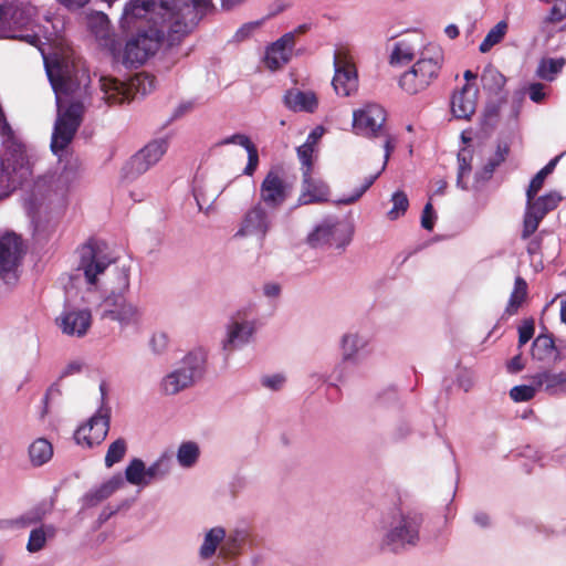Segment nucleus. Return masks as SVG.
<instances>
[{
    "label": "nucleus",
    "instance_id": "obj_1",
    "mask_svg": "<svg viewBox=\"0 0 566 566\" xmlns=\"http://www.w3.org/2000/svg\"><path fill=\"white\" fill-rule=\"evenodd\" d=\"M211 6V0H132L125 8L120 19L122 27L129 29L137 20L147 19L157 22L154 14L163 19L171 42L188 34Z\"/></svg>",
    "mask_w": 566,
    "mask_h": 566
},
{
    "label": "nucleus",
    "instance_id": "obj_2",
    "mask_svg": "<svg viewBox=\"0 0 566 566\" xmlns=\"http://www.w3.org/2000/svg\"><path fill=\"white\" fill-rule=\"evenodd\" d=\"M44 64L46 75L55 92L57 106V116L51 138V150L61 158L82 123L84 106L80 102H71L65 106L63 95H73L78 87L73 78V67L59 57L49 60L44 56Z\"/></svg>",
    "mask_w": 566,
    "mask_h": 566
},
{
    "label": "nucleus",
    "instance_id": "obj_3",
    "mask_svg": "<svg viewBox=\"0 0 566 566\" xmlns=\"http://www.w3.org/2000/svg\"><path fill=\"white\" fill-rule=\"evenodd\" d=\"M422 518L417 513L394 510L381 515L376 528L381 551L401 553L418 545Z\"/></svg>",
    "mask_w": 566,
    "mask_h": 566
},
{
    "label": "nucleus",
    "instance_id": "obj_4",
    "mask_svg": "<svg viewBox=\"0 0 566 566\" xmlns=\"http://www.w3.org/2000/svg\"><path fill=\"white\" fill-rule=\"evenodd\" d=\"M444 61L442 46L428 41L413 64L399 76V87L409 95L426 91L439 78Z\"/></svg>",
    "mask_w": 566,
    "mask_h": 566
},
{
    "label": "nucleus",
    "instance_id": "obj_5",
    "mask_svg": "<svg viewBox=\"0 0 566 566\" xmlns=\"http://www.w3.org/2000/svg\"><path fill=\"white\" fill-rule=\"evenodd\" d=\"M129 287V275L126 269L118 270V286L119 293L114 291L107 295L99 304V316L102 319H109L117 322L120 329L135 328L138 329L143 321L142 310L124 295L123 291Z\"/></svg>",
    "mask_w": 566,
    "mask_h": 566
},
{
    "label": "nucleus",
    "instance_id": "obj_6",
    "mask_svg": "<svg viewBox=\"0 0 566 566\" xmlns=\"http://www.w3.org/2000/svg\"><path fill=\"white\" fill-rule=\"evenodd\" d=\"M354 226L337 217H327L314 226L306 237V243L313 249L344 251L352 242Z\"/></svg>",
    "mask_w": 566,
    "mask_h": 566
},
{
    "label": "nucleus",
    "instance_id": "obj_7",
    "mask_svg": "<svg viewBox=\"0 0 566 566\" xmlns=\"http://www.w3.org/2000/svg\"><path fill=\"white\" fill-rule=\"evenodd\" d=\"M205 364L206 354L202 350L188 353L177 367L161 378L160 392L165 396H174L190 388L202 376Z\"/></svg>",
    "mask_w": 566,
    "mask_h": 566
},
{
    "label": "nucleus",
    "instance_id": "obj_8",
    "mask_svg": "<svg viewBox=\"0 0 566 566\" xmlns=\"http://www.w3.org/2000/svg\"><path fill=\"white\" fill-rule=\"evenodd\" d=\"M77 268L83 274L88 290H98L102 285L105 272L113 263V259L106 251L104 243L96 240H88L77 249Z\"/></svg>",
    "mask_w": 566,
    "mask_h": 566
},
{
    "label": "nucleus",
    "instance_id": "obj_9",
    "mask_svg": "<svg viewBox=\"0 0 566 566\" xmlns=\"http://www.w3.org/2000/svg\"><path fill=\"white\" fill-rule=\"evenodd\" d=\"M164 36L165 27L160 29L150 28L147 31L138 32L126 42L122 54V63L132 69L143 65L149 56L157 52Z\"/></svg>",
    "mask_w": 566,
    "mask_h": 566
},
{
    "label": "nucleus",
    "instance_id": "obj_10",
    "mask_svg": "<svg viewBox=\"0 0 566 566\" xmlns=\"http://www.w3.org/2000/svg\"><path fill=\"white\" fill-rule=\"evenodd\" d=\"M99 87L103 93V99L107 104H123L129 101L132 88H135L142 95L150 93L155 88V77L147 73H140L132 80L128 86L114 77L101 76Z\"/></svg>",
    "mask_w": 566,
    "mask_h": 566
},
{
    "label": "nucleus",
    "instance_id": "obj_11",
    "mask_svg": "<svg viewBox=\"0 0 566 566\" xmlns=\"http://www.w3.org/2000/svg\"><path fill=\"white\" fill-rule=\"evenodd\" d=\"M562 199L557 191H549L543 196L526 197L521 239L526 240L535 234L539 223L548 212L557 208Z\"/></svg>",
    "mask_w": 566,
    "mask_h": 566
},
{
    "label": "nucleus",
    "instance_id": "obj_12",
    "mask_svg": "<svg viewBox=\"0 0 566 566\" xmlns=\"http://www.w3.org/2000/svg\"><path fill=\"white\" fill-rule=\"evenodd\" d=\"M335 74L332 81L335 92L342 96H349L358 87L357 70L354 59L347 49H337L334 53Z\"/></svg>",
    "mask_w": 566,
    "mask_h": 566
},
{
    "label": "nucleus",
    "instance_id": "obj_13",
    "mask_svg": "<svg viewBox=\"0 0 566 566\" xmlns=\"http://www.w3.org/2000/svg\"><path fill=\"white\" fill-rule=\"evenodd\" d=\"M386 112L378 104H367L353 113V129L357 135L378 138L387 129Z\"/></svg>",
    "mask_w": 566,
    "mask_h": 566
},
{
    "label": "nucleus",
    "instance_id": "obj_14",
    "mask_svg": "<svg viewBox=\"0 0 566 566\" xmlns=\"http://www.w3.org/2000/svg\"><path fill=\"white\" fill-rule=\"evenodd\" d=\"M272 228V220L261 202L252 206L242 217L234 238L254 237L263 244L265 237Z\"/></svg>",
    "mask_w": 566,
    "mask_h": 566
},
{
    "label": "nucleus",
    "instance_id": "obj_15",
    "mask_svg": "<svg viewBox=\"0 0 566 566\" xmlns=\"http://www.w3.org/2000/svg\"><path fill=\"white\" fill-rule=\"evenodd\" d=\"M167 149V139L160 138L148 143L143 149L136 153L125 166L126 177L135 178L145 174L161 159Z\"/></svg>",
    "mask_w": 566,
    "mask_h": 566
},
{
    "label": "nucleus",
    "instance_id": "obj_16",
    "mask_svg": "<svg viewBox=\"0 0 566 566\" xmlns=\"http://www.w3.org/2000/svg\"><path fill=\"white\" fill-rule=\"evenodd\" d=\"M292 186L279 169H271L260 186V202L270 209L281 207L290 197Z\"/></svg>",
    "mask_w": 566,
    "mask_h": 566
},
{
    "label": "nucleus",
    "instance_id": "obj_17",
    "mask_svg": "<svg viewBox=\"0 0 566 566\" xmlns=\"http://www.w3.org/2000/svg\"><path fill=\"white\" fill-rule=\"evenodd\" d=\"M109 430V410L101 407L74 434L77 444L92 448L104 441Z\"/></svg>",
    "mask_w": 566,
    "mask_h": 566
},
{
    "label": "nucleus",
    "instance_id": "obj_18",
    "mask_svg": "<svg viewBox=\"0 0 566 566\" xmlns=\"http://www.w3.org/2000/svg\"><path fill=\"white\" fill-rule=\"evenodd\" d=\"M423 36L413 32L399 39L392 44L388 56V63L392 67H401L410 64L416 57H418L426 46Z\"/></svg>",
    "mask_w": 566,
    "mask_h": 566
},
{
    "label": "nucleus",
    "instance_id": "obj_19",
    "mask_svg": "<svg viewBox=\"0 0 566 566\" xmlns=\"http://www.w3.org/2000/svg\"><path fill=\"white\" fill-rule=\"evenodd\" d=\"M256 331L254 319L233 317L227 325L226 337L222 347L227 352H233L248 345Z\"/></svg>",
    "mask_w": 566,
    "mask_h": 566
},
{
    "label": "nucleus",
    "instance_id": "obj_20",
    "mask_svg": "<svg viewBox=\"0 0 566 566\" xmlns=\"http://www.w3.org/2000/svg\"><path fill=\"white\" fill-rule=\"evenodd\" d=\"M378 138L382 139V147L385 150L384 163L381 169L375 175H370L364 179V182L355 188L353 192L348 196H343L334 201L335 205H352L356 202L376 181V179L380 176L381 171L385 170L387 163L390 158L391 153L394 151L397 143V138L388 130H384L379 134Z\"/></svg>",
    "mask_w": 566,
    "mask_h": 566
},
{
    "label": "nucleus",
    "instance_id": "obj_21",
    "mask_svg": "<svg viewBox=\"0 0 566 566\" xmlns=\"http://www.w3.org/2000/svg\"><path fill=\"white\" fill-rule=\"evenodd\" d=\"M295 45V35L287 32L279 40L266 48L264 63L271 71H276L285 65L291 56Z\"/></svg>",
    "mask_w": 566,
    "mask_h": 566
},
{
    "label": "nucleus",
    "instance_id": "obj_22",
    "mask_svg": "<svg viewBox=\"0 0 566 566\" xmlns=\"http://www.w3.org/2000/svg\"><path fill=\"white\" fill-rule=\"evenodd\" d=\"M92 315L87 310L64 311L57 318L56 324L69 336L82 337L91 327Z\"/></svg>",
    "mask_w": 566,
    "mask_h": 566
},
{
    "label": "nucleus",
    "instance_id": "obj_23",
    "mask_svg": "<svg viewBox=\"0 0 566 566\" xmlns=\"http://www.w3.org/2000/svg\"><path fill=\"white\" fill-rule=\"evenodd\" d=\"M22 255V241L14 233L0 237V274L9 275L18 266Z\"/></svg>",
    "mask_w": 566,
    "mask_h": 566
},
{
    "label": "nucleus",
    "instance_id": "obj_24",
    "mask_svg": "<svg viewBox=\"0 0 566 566\" xmlns=\"http://www.w3.org/2000/svg\"><path fill=\"white\" fill-rule=\"evenodd\" d=\"M329 187L325 181L312 176V171H303L302 189L298 205H312L328 201Z\"/></svg>",
    "mask_w": 566,
    "mask_h": 566
},
{
    "label": "nucleus",
    "instance_id": "obj_25",
    "mask_svg": "<svg viewBox=\"0 0 566 566\" xmlns=\"http://www.w3.org/2000/svg\"><path fill=\"white\" fill-rule=\"evenodd\" d=\"M478 90L467 83L451 98V111L457 118L469 119L475 112Z\"/></svg>",
    "mask_w": 566,
    "mask_h": 566
},
{
    "label": "nucleus",
    "instance_id": "obj_26",
    "mask_svg": "<svg viewBox=\"0 0 566 566\" xmlns=\"http://www.w3.org/2000/svg\"><path fill=\"white\" fill-rule=\"evenodd\" d=\"M532 380L538 389H543L549 396H566V371L544 370L533 375Z\"/></svg>",
    "mask_w": 566,
    "mask_h": 566
},
{
    "label": "nucleus",
    "instance_id": "obj_27",
    "mask_svg": "<svg viewBox=\"0 0 566 566\" xmlns=\"http://www.w3.org/2000/svg\"><path fill=\"white\" fill-rule=\"evenodd\" d=\"M285 106L293 112L314 113L318 107V99L312 91L290 90L284 95Z\"/></svg>",
    "mask_w": 566,
    "mask_h": 566
},
{
    "label": "nucleus",
    "instance_id": "obj_28",
    "mask_svg": "<svg viewBox=\"0 0 566 566\" xmlns=\"http://www.w3.org/2000/svg\"><path fill=\"white\" fill-rule=\"evenodd\" d=\"M219 145H239L243 147L248 153V163L243 169L245 176H252L259 166V153L256 146L251 142L250 137L245 134H233L221 139Z\"/></svg>",
    "mask_w": 566,
    "mask_h": 566
},
{
    "label": "nucleus",
    "instance_id": "obj_29",
    "mask_svg": "<svg viewBox=\"0 0 566 566\" xmlns=\"http://www.w3.org/2000/svg\"><path fill=\"white\" fill-rule=\"evenodd\" d=\"M340 346L343 361L356 363L366 353L368 338L358 333H348L343 336Z\"/></svg>",
    "mask_w": 566,
    "mask_h": 566
},
{
    "label": "nucleus",
    "instance_id": "obj_30",
    "mask_svg": "<svg viewBox=\"0 0 566 566\" xmlns=\"http://www.w3.org/2000/svg\"><path fill=\"white\" fill-rule=\"evenodd\" d=\"M123 485L124 479L122 478V475H114L109 480L102 483L101 485L85 493L82 499L83 505L86 507L95 506L99 502L109 497L115 491L120 489Z\"/></svg>",
    "mask_w": 566,
    "mask_h": 566
},
{
    "label": "nucleus",
    "instance_id": "obj_31",
    "mask_svg": "<svg viewBox=\"0 0 566 566\" xmlns=\"http://www.w3.org/2000/svg\"><path fill=\"white\" fill-rule=\"evenodd\" d=\"M226 541V530L221 526L210 528L205 533L203 542L199 548V557L203 560L210 559L219 551Z\"/></svg>",
    "mask_w": 566,
    "mask_h": 566
},
{
    "label": "nucleus",
    "instance_id": "obj_32",
    "mask_svg": "<svg viewBox=\"0 0 566 566\" xmlns=\"http://www.w3.org/2000/svg\"><path fill=\"white\" fill-rule=\"evenodd\" d=\"M532 356L539 361H551L558 359V350L554 339L549 335H539L535 338L532 346Z\"/></svg>",
    "mask_w": 566,
    "mask_h": 566
},
{
    "label": "nucleus",
    "instance_id": "obj_33",
    "mask_svg": "<svg viewBox=\"0 0 566 566\" xmlns=\"http://www.w3.org/2000/svg\"><path fill=\"white\" fill-rule=\"evenodd\" d=\"M28 454L33 467H42L53 457L52 443L45 438H38L29 446Z\"/></svg>",
    "mask_w": 566,
    "mask_h": 566
},
{
    "label": "nucleus",
    "instance_id": "obj_34",
    "mask_svg": "<svg viewBox=\"0 0 566 566\" xmlns=\"http://www.w3.org/2000/svg\"><path fill=\"white\" fill-rule=\"evenodd\" d=\"M172 469V453L163 452L149 467H146L148 485L165 479Z\"/></svg>",
    "mask_w": 566,
    "mask_h": 566
},
{
    "label": "nucleus",
    "instance_id": "obj_35",
    "mask_svg": "<svg viewBox=\"0 0 566 566\" xmlns=\"http://www.w3.org/2000/svg\"><path fill=\"white\" fill-rule=\"evenodd\" d=\"M565 64L564 57H543L536 67V76L543 81L553 82L562 73Z\"/></svg>",
    "mask_w": 566,
    "mask_h": 566
},
{
    "label": "nucleus",
    "instance_id": "obj_36",
    "mask_svg": "<svg viewBox=\"0 0 566 566\" xmlns=\"http://www.w3.org/2000/svg\"><path fill=\"white\" fill-rule=\"evenodd\" d=\"M473 154L469 148H462L458 153L457 186L462 190H469V177L472 170Z\"/></svg>",
    "mask_w": 566,
    "mask_h": 566
},
{
    "label": "nucleus",
    "instance_id": "obj_37",
    "mask_svg": "<svg viewBox=\"0 0 566 566\" xmlns=\"http://www.w3.org/2000/svg\"><path fill=\"white\" fill-rule=\"evenodd\" d=\"M125 480L135 486H148L146 464L139 458L132 459L125 468Z\"/></svg>",
    "mask_w": 566,
    "mask_h": 566
},
{
    "label": "nucleus",
    "instance_id": "obj_38",
    "mask_svg": "<svg viewBox=\"0 0 566 566\" xmlns=\"http://www.w3.org/2000/svg\"><path fill=\"white\" fill-rule=\"evenodd\" d=\"M481 83L484 90L497 94L506 83L505 76L493 65H486L481 74Z\"/></svg>",
    "mask_w": 566,
    "mask_h": 566
},
{
    "label": "nucleus",
    "instance_id": "obj_39",
    "mask_svg": "<svg viewBox=\"0 0 566 566\" xmlns=\"http://www.w3.org/2000/svg\"><path fill=\"white\" fill-rule=\"evenodd\" d=\"M247 538V533L241 530H235L229 535L226 534V541L219 551V557L228 558L240 553Z\"/></svg>",
    "mask_w": 566,
    "mask_h": 566
},
{
    "label": "nucleus",
    "instance_id": "obj_40",
    "mask_svg": "<svg viewBox=\"0 0 566 566\" xmlns=\"http://www.w3.org/2000/svg\"><path fill=\"white\" fill-rule=\"evenodd\" d=\"M200 455L199 446L193 441L182 442L177 450V461L184 469L192 468Z\"/></svg>",
    "mask_w": 566,
    "mask_h": 566
},
{
    "label": "nucleus",
    "instance_id": "obj_41",
    "mask_svg": "<svg viewBox=\"0 0 566 566\" xmlns=\"http://www.w3.org/2000/svg\"><path fill=\"white\" fill-rule=\"evenodd\" d=\"M33 10L31 8H15L11 12L3 11L1 13L2 17L10 15L13 28H10L8 30H4L6 32H17L23 29H29V27L32 24V15Z\"/></svg>",
    "mask_w": 566,
    "mask_h": 566
},
{
    "label": "nucleus",
    "instance_id": "obj_42",
    "mask_svg": "<svg viewBox=\"0 0 566 566\" xmlns=\"http://www.w3.org/2000/svg\"><path fill=\"white\" fill-rule=\"evenodd\" d=\"M526 295L527 283L523 277L517 276L514 281V287L510 295V300L506 306V313H509L510 315L515 314L518 307L524 302Z\"/></svg>",
    "mask_w": 566,
    "mask_h": 566
},
{
    "label": "nucleus",
    "instance_id": "obj_43",
    "mask_svg": "<svg viewBox=\"0 0 566 566\" xmlns=\"http://www.w3.org/2000/svg\"><path fill=\"white\" fill-rule=\"evenodd\" d=\"M88 27L98 40L107 43L109 39V20L103 12H95L88 17Z\"/></svg>",
    "mask_w": 566,
    "mask_h": 566
},
{
    "label": "nucleus",
    "instance_id": "obj_44",
    "mask_svg": "<svg viewBox=\"0 0 566 566\" xmlns=\"http://www.w3.org/2000/svg\"><path fill=\"white\" fill-rule=\"evenodd\" d=\"M509 153V147L506 145L499 146L494 156L489 160V163L483 167V169L475 174V180L485 181L489 180L495 168L505 160V157Z\"/></svg>",
    "mask_w": 566,
    "mask_h": 566
},
{
    "label": "nucleus",
    "instance_id": "obj_45",
    "mask_svg": "<svg viewBox=\"0 0 566 566\" xmlns=\"http://www.w3.org/2000/svg\"><path fill=\"white\" fill-rule=\"evenodd\" d=\"M507 31V23L505 21L497 22L486 34L484 40L479 46L480 52L486 53L489 52L494 45L500 43Z\"/></svg>",
    "mask_w": 566,
    "mask_h": 566
},
{
    "label": "nucleus",
    "instance_id": "obj_46",
    "mask_svg": "<svg viewBox=\"0 0 566 566\" xmlns=\"http://www.w3.org/2000/svg\"><path fill=\"white\" fill-rule=\"evenodd\" d=\"M55 530L53 526H48L46 530L44 527L32 530L27 544V549L30 553L41 551L46 543V534L49 533L52 536Z\"/></svg>",
    "mask_w": 566,
    "mask_h": 566
},
{
    "label": "nucleus",
    "instance_id": "obj_47",
    "mask_svg": "<svg viewBox=\"0 0 566 566\" xmlns=\"http://www.w3.org/2000/svg\"><path fill=\"white\" fill-rule=\"evenodd\" d=\"M127 451L126 441L122 438L115 440L107 449L105 455V465L106 468H112L114 464L118 463Z\"/></svg>",
    "mask_w": 566,
    "mask_h": 566
},
{
    "label": "nucleus",
    "instance_id": "obj_48",
    "mask_svg": "<svg viewBox=\"0 0 566 566\" xmlns=\"http://www.w3.org/2000/svg\"><path fill=\"white\" fill-rule=\"evenodd\" d=\"M392 208L388 211L387 216L390 220H397L406 213L409 207V200L403 191H396L391 196Z\"/></svg>",
    "mask_w": 566,
    "mask_h": 566
},
{
    "label": "nucleus",
    "instance_id": "obj_49",
    "mask_svg": "<svg viewBox=\"0 0 566 566\" xmlns=\"http://www.w3.org/2000/svg\"><path fill=\"white\" fill-rule=\"evenodd\" d=\"M538 387L535 386H528V385H520L514 386L510 390V397L515 402H524L533 399L536 395Z\"/></svg>",
    "mask_w": 566,
    "mask_h": 566
},
{
    "label": "nucleus",
    "instance_id": "obj_50",
    "mask_svg": "<svg viewBox=\"0 0 566 566\" xmlns=\"http://www.w3.org/2000/svg\"><path fill=\"white\" fill-rule=\"evenodd\" d=\"M149 348L155 355H163L167 352L169 337L165 332H155L149 338Z\"/></svg>",
    "mask_w": 566,
    "mask_h": 566
},
{
    "label": "nucleus",
    "instance_id": "obj_51",
    "mask_svg": "<svg viewBox=\"0 0 566 566\" xmlns=\"http://www.w3.org/2000/svg\"><path fill=\"white\" fill-rule=\"evenodd\" d=\"M566 18V0H556L548 15L544 20V24L560 22Z\"/></svg>",
    "mask_w": 566,
    "mask_h": 566
},
{
    "label": "nucleus",
    "instance_id": "obj_52",
    "mask_svg": "<svg viewBox=\"0 0 566 566\" xmlns=\"http://www.w3.org/2000/svg\"><path fill=\"white\" fill-rule=\"evenodd\" d=\"M525 93L534 103H542L547 96V86L539 82L531 83L526 86Z\"/></svg>",
    "mask_w": 566,
    "mask_h": 566
},
{
    "label": "nucleus",
    "instance_id": "obj_53",
    "mask_svg": "<svg viewBox=\"0 0 566 566\" xmlns=\"http://www.w3.org/2000/svg\"><path fill=\"white\" fill-rule=\"evenodd\" d=\"M314 153V146L310 144H303L297 148V156L302 164L303 171H312V155Z\"/></svg>",
    "mask_w": 566,
    "mask_h": 566
},
{
    "label": "nucleus",
    "instance_id": "obj_54",
    "mask_svg": "<svg viewBox=\"0 0 566 566\" xmlns=\"http://www.w3.org/2000/svg\"><path fill=\"white\" fill-rule=\"evenodd\" d=\"M0 38L18 39L20 41H24L28 44L36 46V48H39L41 44L40 36L35 32L17 33V32L2 31L0 33Z\"/></svg>",
    "mask_w": 566,
    "mask_h": 566
},
{
    "label": "nucleus",
    "instance_id": "obj_55",
    "mask_svg": "<svg viewBox=\"0 0 566 566\" xmlns=\"http://www.w3.org/2000/svg\"><path fill=\"white\" fill-rule=\"evenodd\" d=\"M263 387L276 391L280 390L285 384V377L282 374L266 375L261 378Z\"/></svg>",
    "mask_w": 566,
    "mask_h": 566
},
{
    "label": "nucleus",
    "instance_id": "obj_56",
    "mask_svg": "<svg viewBox=\"0 0 566 566\" xmlns=\"http://www.w3.org/2000/svg\"><path fill=\"white\" fill-rule=\"evenodd\" d=\"M263 23V20L252 21L243 24L237 32L235 39L242 41L249 38L255 30H258Z\"/></svg>",
    "mask_w": 566,
    "mask_h": 566
},
{
    "label": "nucleus",
    "instance_id": "obj_57",
    "mask_svg": "<svg viewBox=\"0 0 566 566\" xmlns=\"http://www.w3.org/2000/svg\"><path fill=\"white\" fill-rule=\"evenodd\" d=\"M71 177H74V174L71 170L64 169L56 179L55 182V193H60L61 196L67 190L69 185L71 182Z\"/></svg>",
    "mask_w": 566,
    "mask_h": 566
},
{
    "label": "nucleus",
    "instance_id": "obj_58",
    "mask_svg": "<svg viewBox=\"0 0 566 566\" xmlns=\"http://www.w3.org/2000/svg\"><path fill=\"white\" fill-rule=\"evenodd\" d=\"M534 335L533 322H524L518 327V345L524 346Z\"/></svg>",
    "mask_w": 566,
    "mask_h": 566
},
{
    "label": "nucleus",
    "instance_id": "obj_59",
    "mask_svg": "<svg viewBox=\"0 0 566 566\" xmlns=\"http://www.w3.org/2000/svg\"><path fill=\"white\" fill-rule=\"evenodd\" d=\"M436 213L433 211L432 205L428 202L422 211L421 216V226L427 230H432L434 226Z\"/></svg>",
    "mask_w": 566,
    "mask_h": 566
},
{
    "label": "nucleus",
    "instance_id": "obj_60",
    "mask_svg": "<svg viewBox=\"0 0 566 566\" xmlns=\"http://www.w3.org/2000/svg\"><path fill=\"white\" fill-rule=\"evenodd\" d=\"M543 231L536 235H531L527 240L526 251L530 256H534L541 252L543 243Z\"/></svg>",
    "mask_w": 566,
    "mask_h": 566
},
{
    "label": "nucleus",
    "instance_id": "obj_61",
    "mask_svg": "<svg viewBox=\"0 0 566 566\" xmlns=\"http://www.w3.org/2000/svg\"><path fill=\"white\" fill-rule=\"evenodd\" d=\"M263 295L269 300H276L281 295V285L275 282H268L262 287Z\"/></svg>",
    "mask_w": 566,
    "mask_h": 566
},
{
    "label": "nucleus",
    "instance_id": "obj_62",
    "mask_svg": "<svg viewBox=\"0 0 566 566\" xmlns=\"http://www.w3.org/2000/svg\"><path fill=\"white\" fill-rule=\"evenodd\" d=\"M544 181L545 179L538 175H535L526 189V197H535L543 188Z\"/></svg>",
    "mask_w": 566,
    "mask_h": 566
},
{
    "label": "nucleus",
    "instance_id": "obj_63",
    "mask_svg": "<svg viewBox=\"0 0 566 566\" xmlns=\"http://www.w3.org/2000/svg\"><path fill=\"white\" fill-rule=\"evenodd\" d=\"M83 364L81 361L74 360L69 363L61 371L60 378H65L75 374L81 373Z\"/></svg>",
    "mask_w": 566,
    "mask_h": 566
},
{
    "label": "nucleus",
    "instance_id": "obj_64",
    "mask_svg": "<svg viewBox=\"0 0 566 566\" xmlns=\"http://www.w3.org/2000/svg\"><path fill=\"white\" fill-rule=\"evenodd\" d=\"M524 368L521 355L514 356L507 364V369L511 373H517Z\"/></svg>",
    "mask_w": 566,
    "mask_h": 566
}]
</instances>
